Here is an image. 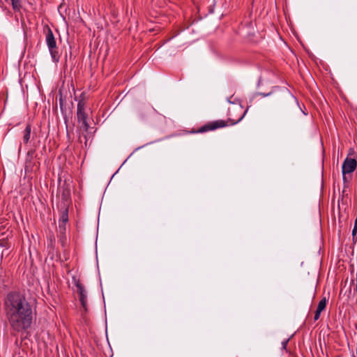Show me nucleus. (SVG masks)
I'll return each instance as SVG.
<instances>
[{
    "mask_svg": "<svg viewBox=\"0 0 357 357\" xmlns=\"http://www.w3.org/2000/svg\"><path fill=\"white\" fill-rule=\"evenodd\" d=\"M4 311L13 331L22 333L31 328L33 310L24 295L18 292L8 294L4 300Z\"/></svg>",
    "mask_w": 357,
    "mask_h": 357,
    "instance_id": "obj_1",
    "label": "nucleus"
},
{
    "mask_svg": "<svg viewBox=\"0 0 357 357\" xmlns=\"http://www.w3.org/2000/svg\"><path fill=\"white\" fill-rule=\"evenodd\" d=\"M45 41L49 49L52 61L57 63L59 61L60 55L57 50V46L54 36L52 29L47 26L45 29Z\"/></svg>",
    "mask_w": 357,
    "mask_h": 357,
    "instance_id": "obj_2",
    "label": "nucleus"
},
{
    "mask_svg": "<svg viewBox=\"0 0 357 357\" xmlns=\"http://www.w3.org/2000/svg\"><path fill=\"white\" fill-rule=\"evenodd\" d=\"M77 120L79 123H82V128L87 131L89 129V124L87 123V114L85 112V102L84 99H80L77 104Z\"/></svg>",
    "mask_w": 357,
    "mask_h": 357,
    "instance_id": "obj_3",
    "label": "nucleus"
},
{
    "mask_svg": "<svg viewBox=\"0 0 357 357\" xmlns=\"http://www.w3.org/2000/svg\"><path fill=\"white\" fill-rule=\"evenodd\" d=\"M227 126V122L224 120H217L208 123L207 124L202 126L196 131H192V133H202L208 131L216 130L218 128H224Z\"/></svg>",
    "mask_w": 357,
    "mask_h": 357,
    "instance_id": "obj_4",
    "label": "nucleus"
},
{
    "mask_svg": "<svg viewBox=\"0 0 357 357\" xmlns=\"http://www.w3.org/2000/svg\"><path fill=\"white\" fill-rule=\"evenodd\" d=\"M77 291L79 295V300L81 303V305L85 311H87V294L86 291L79 282L76 283Z\"/></svg>",
    "mask_w": 357,
    "mask_h": 357,
    "instance_id": "obj_5",
    "label": "nucleus"
},
{
    "mask_svg": "<svg viewBox=\"0 0 357 357\" xmlns=\"http://www.w3.org/2000/svg\"><path fill=\"white\" fill-rule=\"evenodd\" d=\"M356 165L357 162L355 159L347 158L344 160L342 167V172L343 175L353 172L356 169Z\"/></svg>",
    "mask_w": 357,
    "mask_h": 357,
    "instance_id": "obj_6",
    "label": "nucleus"
},
{
    "mask_svg": "<svg viewBox=\"0 0 357 357\" xmlns=\"http://www.w3.org/2000/svg\"><path fill=\"white\" fill-rule=\"evenodd\" d=\"M31 133V126L27 124L24 130L23 131V142L24 144H28L30 141Z\"/></svg>",
    "mask_w": 357,
    "mask_h": 357,
    "instance_id": "obj_7",
    "label": "nucleus"
},
{
    "mask_svg": "<svg viewBox=\"0 0 357 357\" xmlns=\"http://www.w3.org/2000/svg\"><path fill=\"white\" fill-rule=\"evenodd\" d=\"M327 300L324 297L319 303L317 310L319 311H324L326 307Z\"/></svg>",
    "mask_w": 357,
    "mask_h": 357,
    "instance_id": "obj_8",
    "label": "nucleus"
},
{
    "mask_svg": "<svg viewBox=\"0 0 357 357\" xmlns=\"http://www.w3.org/2000/svg\"><path fill=\"white\" fill-rule=\"evenodd\" d=\"M276 92H278L279 93H284V94H288V92L286 91H280L278 89H275L274 91H272L269 93H259V95L265 98V97H267V96H271V94L274 93H276Z\"/></svg>",
    "mask_w": 357,
    "mask_h": 357,
    "instance_id": "obj_9",
    "label": "nucleus"
},
{
    "mask_svg": "<svg viewBox=\"0 0 357 357\" xmlns=\"http://www.w3.org/2000/svg\"><path fill=\"white\" fill-rule=\"evenodd\" d=\"M7 243H8V242L6 240H5V239L0 240V248H3L6 247Z\"/></svg>",
    "mask_w": 357,
    "mask_h": 357,
    "instance_id": "obj_10",
    "label": "nucleus"
},
{
    "mask_svg": "<svg viewBox=\"0 0 357 357\" xmlns=\"http://www.w3.org/2000/svg\"><path fill=\"white\" fill-rule=\"evenodd\" d=\"M321 313V311H319V310H316L315 314H314V321H317V320H318L319 319Z\"/></svg>",
    "mask_w": 357,
    "mask_h": 357,
    "instance_id": "obj_11",
    "label": "nucleus"
},
{
    "mask_svg": "<svg viewBox=\"0 0 357 357\" xmlns=\"http://www.w3.org/2000/svg\"><path fill=\"white\" fill-rule=\"evenodd\" d=\"M288 342H289V340H285L282 341V345L283 349H286Z\"/></svg>",
    "mask_w": 357,
    "mask_h": 357,
    "instance_id": "obj_12",
    "label": "nucleus"
},
{
    "mask_svg": "<svg viewBox=\"0 0 357 357\" xmlns=\"http://www.w3.org/2000/svg\"><path fill=\"white\" fill-rule=\"evenodd\" d=\"M357 232V228L354 227L353 231H352V235L354 236Z\"/></svg>",
    "mask_w": 357,
    "mask_h": 357,
    "instance_id": "obj_13",
    "label": "nucleus"
},
{
    "mask_svg": "<svg viewBox=\"0 0 357 357\" xmlns=\"http://www.w3.org/2000/svg\"><path fill=\"white\" fill-rule=\"evenodd\" d=\"M67 220H68V219H67V215H66V216H64V215H63V222H66V221H67Z\"/></svg>",
    "mask_w": 357,
    "mask_h": 357,
    "instance_id": "obj_14",
    "label": "nucleus"
},
{
    "mask_svg": "<svg viewBox=\"0 0 357 357\" xmlns=\"http://www.w3.org/2000/svg\"><path fill=\"white\" fill-rule=\"evenodd\" d=\"M3 255H4V250H3L1 251V255L3 256Z\"/></svg>",
    "mask_w": 357,
    "mask_h": 357,
    "instance_id": "obj_15",
    "label": "nucleus"
}]
</instances>
